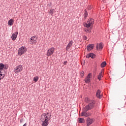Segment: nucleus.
I'll return each mask as SVG.
<instances>
[{"mask_svg":"<svg viewBox=\"0 0 126 126\" xmlns=\"http://www.w3.org/2000/svg\"><path fill=\"white\" fill-rule=\"evenodd\" d=\"M17 35H18V32H16L12 34L11 38L13 41H15L16 38H17Z\"/></svg>","mask_w":126,"mask_h":126,"instance_id":"obj_9","label":"nucleus"},{"mask_svg":"<svg viewBox=\"0 0 126 126\" xmlns=\"http://www.w3.org/2000/svg\"><path fill=\"white\" fill-rule=\"evenodd\" d=\"M2 76L0 75V80H1V79H3V78H1Z\"/></svg>","mask_w":126,"mask_h":126,"instance_id":"obj_35","label":"nucleus"},{"mask_svg":"<svg viewBox=\"0 0 126 126\" xmlns=\"http://www.w3.org/2000/svg\"><path fill=\"white\" fill-rule=\"evenodd\" d=\"M84 123H85V120L83 118H79V124H84Z\"/></svg>","mask_w":126,"mask_h":126,"instance_id":"obj_17","label":"nucleus"},{"mask_svg":"<svg viewBox=\"0 0 126 126\" xmlns=\"http://www.w3.org/2000/svg\"><path fill=\"white\" fill-rule=\"evenodd\" d=\"M80 76L81 77H83L84 76V71H82L80 73Z\"/></svg>","mask_w":126,"mask_h":126,"instance_id":"obj_28","label":"nucleus"},{"mask_svg":"<svg viewBox=\"0 0 126 126\" xmlns=\"http://www.w3.org/2000/svg\"><path fill=\"white\" fill-rule=\"evenodd\" d=\"M87 23H89L91 26H93V24H94V19L92 18L89 19L87 21Z\"/></svg>","mask_w":126,"mask_h":126,"instance_id":"obj_14","label":"nucleus"},{"mask_svg":"<svg viewBox=\"0 0 126 126\" xmlns=\"http://www.w3.org/2000/svg\"><path fill=\"white\" fill-rule=\"evenodd\" d=\"M14 22V21L13 20V19H11L8 22V25H9L10 26H12V25H13Z\"/></svg>","mask_w":126,"mask_h":126,"instance_id":"obj_16","label":"nucleus"},{"mask_svg":"<svg viewBox=\"0 0 126 126\" xmlns=\"http://www.w3.org/2000/svg\"><path fill=\"white\" fill-rule=\"evenodd\" d=\"M24 122V120H23V119H22L20 120V123L21 124H22V123H23Z\"/></svg>","mask_w":126,"mask_h":126,"instance_id":"obj_34","label":"nucleus"},{"mask_svg":"<svg viewBox=\"0 0 126 126\" xmlns=\"http://www.w3.org/2000/svg\"><path fill=\"white\" fill-rule=\"evenodd\" d=\"M96 50H102L103 49V43L100 42L98 45H96Z\"/></svg>","mask_w":126,"mask_h":126,"instance_id":"obj_13","label":"nucleus"},{"mask_svg":"<svg viewBox=\"0 0 126 126\" xmlns=\"http://www.w3.org/2000/svg\"><path fill=\"white\" fill-rule=\"evenodd\" d=\"M88 111L84 110V107L83 108V112L81 114L82 117H90L91 113L87 112Z\"/></svg>","mask_w":126,"mask_h":126,"instance_id":"obj_6","label":"nucleus"},{"mask_svg":"<svg viewBox=\"0 0 126 126\" xmlns=\"http://www.w3.org/2000/svg\"><path fill=\"white\" fill-rule=\"evenodd\" d=\"M31 45H33L34 43H37L38 41V37H36V36H32L31 37Z\"/></svg>","mask_w":126,"mask_h":126,"instance_id":"obj_7","label":"nucleus"},{"mask_svg":"<svg viewBox=\"0 0 126 126\" xmlns=\"http://www.w3.org/2000/svg\"><path fill=\"white\" fill-rule=\"evenodd\" d=\"M54 52H55L54 47H51L47 50L46 56H47V57H50V56H52L53 54H54Z\"/></svg>","mask_w":126,"mask_h":126,"instance_id":"obj_5","label":"nucleus"},{"mask_svg":"<svg viewBox=\"0 0 126 126\" xmlns=\"http://www.w3.org/2000/svg\"><path fill=\"white\" fill-rule=\"evenodd\" d=\"M91 25L89 24V23H87L86 24H85V27H86L87 28H89Z\"/></svg>","mask_w":126,"mask_h":126,"instance_id":"obj_24","label":"nucleus"},{"mask_svg":"<svg viewBox=\"0 0 126 126\" xmlns=\"http://www.w3.org/2000/svg\"><path fill=\"white\" fill-rule=\"evenodd\" d=\"M1 69H3V63H0V70Z\"/></svg>","mask_w":126,"mask_h":126,"instance_id":"obj_27","label":"nucleus"},{"mask_svg":"<svg viewBox=\"0 0 126 126\" xmlns=\"http://www.w3.org/2000/svg\"><path fill=\"white\" fill-rule=\"evenodd\" d=\"M26 52H27V48L25 46H22L18 50V55L19 56H22V55H24Z\"/></svg>","mask_w":126,"mask_h":126,"instance_id":"obj_3","label":"nucleus"},{"mask_svg":"<svg viewBox=\"0 0 126 126\" xmlns=\"http://www.w3.org/2000/svg\"><path fill=\"white\" fill-rule=\"evenodd\" d=\"M85 13L84 14V16L85 17V19H86V17L88 16V13H87V11L85 10Z\"/></svg>","mask_w":126,"mask_h":126,"instance_id":"obj_21","label":"nucleus"},{"mask_svg":"<svg viewBox=\"0 0 126 126\" xmlns=\"http://www.w3.org/2000/svg\"><path fill=\"white\" fill-rule=\"evenodd\" d=\"M87 31H89V30H88Z\"/></svg>","mask_w":126,"mask_h":126,"instance_id":"obj_37","label":"nucleus"},{"mask_svg":"<svg viewBox=\"0 0 126 126\" xmlns=\"http://www.w3.org/2000/svg\"><path fill=\"white\" fill-rule=\"evenodd\" d=\"M66 63H67V61H64L63 62L64 65H66Z\"/></svg>","mask_w":126,"mask_h":126,"instance_id":"obj_33","label":"nucleus"},{"mask_svg":"<svg viewBox=\"0 0 126 126\" xmlns=\"http://www.w3.org/2000/svg\"><path fill=\"white\" fill-rule=\"evenodd\" d=\"M23 69V67L22 65L20 64L14 68V72L16 74H18L19 72H21Z\"/></svg>","mask_w":126,"mask_h":126,"instance_id":"obj_4","label":"nucleus"},{"mask_svg":"<svg viewBox=\"0 0 126 126\" xmlns=\"http://www.w3.org/2000/svg\"><path fill=\"white\" fill-rule=\"evenodd\" d=\"M0 75L2 76L1 78H4L5 76V71L3 69L0 70Z\"/></svg>","mask_w":126,"mask_h":126,"instance_id":"obj_12","label":"nucleus"},{"mask_svg":"<svg viewBox=\"0 0 126 126\" xmlns=\"http://www.w3.org/2000/svg\"><path fill=\"white\" fill-rule=\"evenodd\" d=\"M23 126H27V123H25Z\"/></svg>","mask_w":126,"mask_h":126,"instance_id":"obj_36","label":"nucleus"},{"mask_svg":"<svg viewBox=\"0 0 126 126\" xmlns=\"http://www.w3.org/2000/svg\"><path fill=\"white\" fill-rule=\"evenodd\" d=\"M94 119L88 118L87 119V126H89L90 125H92Z\"/></svg>","mask_w":126,"mask_h":126,"instance_id":"obj_8","label":"nucleus"},{"mask_svg":"<svg viewBox=\"0 0 126 126\" xmlns=\"http://www.w3.org/2000/svg\"><path fill=\"white\" fill-rule=\"evenodd\" d=\"M94 47V44H89L87 46V49L88 51L90 52V51H91L92 50H93Z\"/></svg>","mask_w":126,"mask_h":126,"instance_id":"obj_10","label":"nucleus"},{"mask_svg":"<svg viewBox=\"0 0 126 126\" xmlns=\"http://www.w3.org/2000/svg\"><path fill=\"white\" fill-rule=\"evenodd\" d=\"M8 68V65L7 64H3V69H7Z\"/></svg>","mask_w":126,"mask_h":126,"instance_id":"obj_23","label":"nucleus"},{"mask_svg":"<svg viewBox=\"0 0 126 126\" xmlns=\"http://www.w3.org/2000/svg\"><path fill=\"white\" fill-rule=\"evenodd\" d=\"M49 14H54V9H51L49 11Z\"/></svg>","mask_w":126,"mask_h":126,"instance_id":"obj_26","label":"nucleus"},{"mask_svg":"<svg viewBox=\"0 0 126 126\" xmlns=\"http://www.w3.org/2000/svg\"><path fill=\"white\" fill-rule=\"evenodd\" d=\"M106 64H107V63H106L105 61L101 63V67H102V68L105 67V66H106Z\"/></svg>","mask_w":126,"mask_h":126,"instance_id":"obj_18","label":"nucleus"},{"mask_svg":"<svg viewBox=\"0 0 126 126\" xmlns=\"http://www.w3.org/2000/svg\"><path fill=\"white\" fill-rule=\"evenodd\" d=\"M51 120V114L49 113H44L41 115L40 118L41 122H42V126H49V121Z\"/></svg>","mask_w":126,"mask_h":126,"instance_id":"obj_1","label":"nucleus"},{"mask_svg":"<svg viewBox=\"0 0 126 126\" xmlns=\"http://www.w3.org/2000/svg\"><path fill=\"white\" fill-rule=\"evenodd\" d=\"M91 77V73H89V74H88L86 78H89V79H90Z\"/></svg>","mask_w":126,"mask_h":126,"instance_id":"obj_29","label":"nucleus"},{"mask_svg":"<svg viewBox=\"0 0 126 126\" xmlns=\"http://www.w3.org/2000/svg\"><path fill=\"white\" fill-rule=\"evenodd\" d=\"M47 6H48V7H51V6H52V3L50 2L47 4Z\"/></svg>","mask_w":126,"mask_h":126,"instance_id":"obj_30","label":"nucleus"},{"mask_svg":"<svg viewBox=\"0 0 126 126\" xmlns=\"http://www.w3.org/2000/svg\"><path fill=\"white\" fill-rule=\"evenodd\" d=\"M83 39H84V40H87V36L84 35Z\"/></svg>","mask_w":126,"mask_h":126,"instance_id":"obj_32","label":"nucleus"},{"mask_svg":"<svg viewBox=\"0 0 126 126\" xmlns=\"http://www.w3.org/2000/svg\"><path fill=\"white\" fill-rule=\"evenodd\" d=\"M95 101L94 100H91L90 101V103L85 106L84 107V110L85 111H89L90 110H92L94 107H95Z\"/></svg>","mask_w":126,"mask_h":126,"instance_id":"obj_2","label":"nucleus"},{"mask_svg":"<svg viewBox=\"0 0 126 126\" xmlns=\"http://www.w3.org/2000/svg\"><path fill=\"white\" fill-rule=\"evenodd\" d=\"M38 79H39V77H38V76L34 77L33 78V81H34L35 82H37Z\"/></svg>","mask_w":126,"mask_h":126,"instance_id":"obj_25","label":"nucleus"},{"mask_svg":"<svg viewBox=\"0 0 126 126\" xmlns=\"http://www.w3.org/2000/svg\"><path fill=\"white\" fill-rule=\"evenodd\" d=\"M72 44H73V41L72 40H71L66 46V51H67V50L69 49V48H70L71 46H72Z\"/></svg>","mask_w":126,"mask_h":126,"instance_id":"obj_15","label":"nucleus"},{"mask_svg":"<svg viewBox=\"0 0 126 126\" xmlns=\"http://www.w3.org/2000/svg\"><path fill=\"white\" fill-rule=\"evenodd\" d=\"M85 82L86 83H90V79H89L88 78H86L85 79Z\"/></svg>","mask_w":126,"mask_h":126,"instance_id":"obj_22","label":"nucleus"},{"mask_svg":"<svg viewBox=\"0 0 126 126\" xmlns=\"http://www.w3.org/2000/svg\"><path fill=\"white\" fill-rule=\"evenodd\" d=\"M96 96L98 99H101V98H102V96H101V90H97L96 93Z\"/></svg>","mask_w":126,"mask_h":126,"instance_id":"obj_11","label":"nucleus"},{"mask_svg":"<svg viewBox=\"0 0 126 126\" xmlns=\"http://www.w3.org/2000/svg\"><path fill=\"white\" fill-rule=\"evenodd\" d=\"M87 59H89L90 58V54H87L86 56Z\"/></svg>","mask_w":126,"mask_h":126,"instance_id":"obj_31","label":"nucleus"},{"mask_svg":"<svg viewBox=\"0 0 126 126\" xmlns=\"http://www.w3.org/2000/svg\"><path fill=\"white\" fill-rule=\"evenodd\" d=\"M90 58L92 59H95L96 55L94 53H90Z\"/></svg>","mask_w":126,"mask_h":126,"instance_id":"obj_19","label":"nucleus"},{"mask_svg":"<svg viewBox=\"0 0 126 126\" xmlns=\"http://www.w3.org/2000/svg\"><path fill=\"white\" fill-rule=\"evenodd\" d=\"M102 76H103V74L102 72H101L97 76V79H98V80H101V77H102Z\"/></svg>","mask_w":126,"mask_h":126,"instance_id":"obj_20","label":"nucleus"}]
</instances>
